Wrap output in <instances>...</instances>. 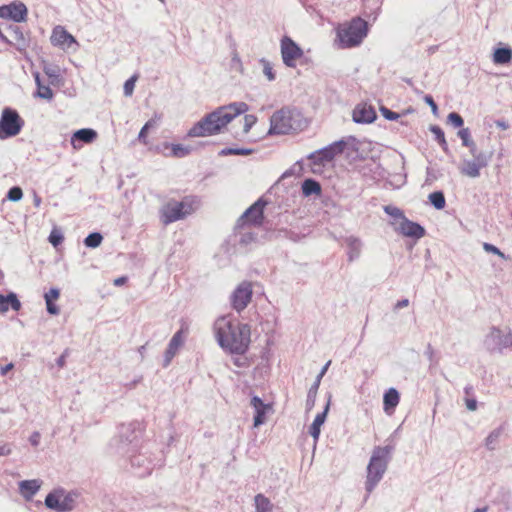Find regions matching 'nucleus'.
Wrapping results in <instances>:
<instances>
[{"mask_svg":"<svg viewBox=\"0 0 512 512\" xmlns=\"http://www.w3.org/2000/svg\"><path fill=\"white\" fill-rule=\"evenodd\" d=\"M33 202H34L35 207H39L41 205V198L35 194Z\"/></svg>","mask_w":512,"mask_h":512,"instance_id":"774afa93","label":"nucleus"},{"mask_svg":"<svg viewBox=\"0 0 512 512\" xmlns=\"http://www.w3.org/2000/svg\"><path fill=\"white\" fill-rule=\"evenodd\" d=\"M366 35L367 23L361 18H354L337 28L336 42L340 48H350L359 45Z\"/></svg>","mask_w":512,"mask_h":512,"instance_id":"423d86ee","label":"nucleus"},{"mask_svg":"<svg viewBox=\"0 0 512 512\" xmlns=\"http://www.w3.org/2000/svg\"><path fill=\"white\" fill-rule=\"evenodd\" d=\"M250 404L255 411L254 427L264 424L266 412L271 409L270 405L265 404L258 396H253Z\"/></svg>","mask_w":512,"mask_h":512,"instance_id":"b1692460","label":"nucleus"},{"mask_svg":"<svg viewBox=\"0 0 512 512\" xmlns=\"http://www.w3.org/2000/svg\"><path fill=\"white\" fill-rule=\"evenodd\" d=\"M60 296V291L58 288H51L48 292L44 294L45 300H57Z\"/></svg>","mask_w":512,"mask_h":512,"instance_id":"864d4df0","label":"nucleus"},{"mask_svg":"<svg viewBox=\"0 0 512 512\" xmlns=\"http://www.w3.org/2000/svg\"><path fill=\"white\" fill-rule=\"evenodd\" d=\"M50 41L53 46L62 50L72 49L73 51H76L79 46L75 37L60 25L54 27L52 30Z\"/></svg>","mask_w":512,"mask_h":512,"instance_id":"ddd939ff","label":"nucleus"},{"mask_svg":"<svg viewBox=\"0 0 512 512\" xmlns=\"http://www.w3.org/2000/svg\"><path fill=\"white\" fill-rule=\"evenodd\" d=\"M429 201L438 210L445 207V197L441 191H435L429 195Z\"/></svg>","mask_w":512,"mask_h":512,"instance_id":"ea45409f","label":"nucleus"},{"mask_svg":"<svg viewBox=\"0 0 512 512\" xmlns=\"http://www.w3.org/2000/svg\"><path fill=\"white\" fill-rule=\"evenodd\" d=\"M448 122L456 128L462 127L464 124L463 118L456 112H451L447 117Z\"/></svg>","mask_w":512,"mask_h":512,"instance_id":"09e8293b","label":"nucleus"},{"mask_svg":"<svg viewBox=\"0 0 512 512\" xmlns=\"http://www.w3.org/2000/svg\"><path fill=\"white\" fill-rule=\"evenodd\" d=\"M12 450L9 445L5 444L0 446V456H7L11 454Z\"/></svg>","mask_w":512,"mask_h":512,"instance_id":"052dcab7","label":"nucleus"},{"mask_svg":"<svg viewBox=\"0 0 512 512\" xmlns=\"http://www.w3.org/2000/svg\"><path fill=\"white\" fill-rule=\"evenodd\" d=\"M252 293V285L250 282L244 281L240 283L230 297L233 309L237 312L243 311L250 303Z\"/></svg>","mask_w":512,"mask_h":512,"instance_id":"4468645a","label":"nucleus"},{"mask_svg":"<svg viewBox=\"0 0 512 512\" xmlns=\"http://www.w3.org/2000/svg\"><path fill=\"white\" fill-rule=\"evenodd\" d=\"M383 210L387 215L392 217L394 220H399V222L403 221L406 218L403 211L394 205H385L383 207Z\"/></svg>","mask_w":512,"mask_h":512,"instance_id":"58836bf2","label":"nucleus"},{"mask_svg":"<svg viewBox=\"0 0 512 512\" xmlns=\"http://www.w3.org/2000/svg\"><path fill=\"white\" fill-rule=\"evenodd\" d=\"M260 63L262 64L263 73L266 76V78L269 81L275 80L276 76H275L272 64L268 60H266V59H261Z\"/></svg>","mask_w":512,"mask_h":512,"instance_id":"c03bdc74","label":"nucleus"},{"mask_svg":"<svg viewBox=\"0 0 512 512\" xmlns=\"http://www.w3.org/2000/svg\"><path fill=\"white\" fill-rule=\"evenodd\" d=\"M321 192L320 184L313 179H306L302 183V193L305 196H310L313 194H319Z\"/></svg>","mask_w":512,"mask_h":512,"instance_id":"f704fd0d","label":"nucleus"},{"mask_svg":"<svg viewBox=\"0 0 512 512\" xmlns=\"http://www.w3.org/2000/svg\"><path fill=\"white\" fill-rule=\"evenodd\" d=\"M458 137L462 140V144L470 149V152L477 150L475 142L471 138L470 130L468 128H462L458 131Z\"/></svg>","mask_w":512,"mask_h":512,"instance_id":"c9c22d12","label":"nucleus"},{"mask_svg":"<svg viewBox=\"0 0 512 512\" xmlns=\"http://www.w3.org/2000/svg\"><path fill=\"white\" fill-rule=\"evenodd\" d=\"M137 439L134 424L121 425L118 435L111 442V448L121 456L129 455L136 447Z\"/></svg>","mask_w":512,"mask_h":512,"instance_id":"0eeeda50","label":"nucleus"},{"mask_svg":"<svg viewBox=\"0 0 512 512\" xmlns=\"http://www.w3.org/2000/svg\"><path fill=\"white\" fill-rule=\"evenodd\" d=\"M257 122V117L252 114H247L244 116V126H243V132L248 133L251 128L255 125Z\"/></svg>","mask_w":512,"mask_h":512,"instance_id":"8fccbe9b","label":"nucleus"},{"mask_svg":"<svg viewBox=\"0 0 512 512\" xmlns=\"http://www.w3.org/2000/svg\"><path fill=\"white\" fill-rule=\"evenodd\" d=\"M103 240V237L98 232L90 233L84 240V244L86 247L89 248H96L98 247Z\"/></svg>","mask_w":512,"mask_h":512,"instance_id":"79ce46f5","label":"nucleus"},{"mask_svg":"<svg viewBox=\"0 0 512 512\" xmlns=\"http://www.w3.org/2000/svg\"><path fill=\"white\" fill-rule=\"evenodd\" d=\"M19 493L25 500H31L35 494L40 490L42 481L40 479L23 480L19 484Z\"/></svg>","mask_w":512,"mask_h":512,"instance_id":"4be33fe9","label":"nucleus"},{"mask_svg":"<svg viewBox=\"0 0 512 512\" xmlns=\"http://www.w3.org/2000/svg\"><path fill=\"white\" fill-rule=\"evenodd\" d=\"M408 305H409V300H408V299H402V300L398 301V302L395 304L394 309H395V310H398V309H401V308L407 307Z\"/></svg>","mask_w":512,"mask_h":512,"instance_id":"680f3d73","label":"nucleus"},{"mask_svg":"<svg viewBox=\"0 0 512 512\" xmlns=\"http://www.w3.org/2000/svg\"><path fill=\"white\" fill-rule=\"evenodd\" d=\"M346 147V142L343 140L336 141L322 149L312 152L308 159L311 160L313 164V172H316V166L319 168L324 166L327 163H330L334 160V158L343 153Z\"/></svg>","mask_w":512,"mask_h":512,"instance_id":"9b49d317","label":"nucleus"},{"mask_svg":"<svg viewBox=\"0 0 512 512\" xmlns=\"http://www.w3.org/2000/svg\"><path fill=\"white\" fill-rule=\"evenodd\" d=\"M57 365L59 367H63L65 365V355H61L57 361H56Z\"/></svg>","mask_w":512,"mask_h":512,"instance_id":"338daca9","label":"nucleus"},{"mask_svg":"<svg viewBox=\"0 0 512 512\" xmlns=\"http://www.w3.org/2000/svg\"><path fill=\"white\" fill-rule=\"evenodd\" d=\"M213 332L218 345L230 354L242 355L249 348L251 329L248 324L221 316L215 320Z\"/></svg>","mask_w":512,"mask_h":512,"instance_id":"f257e3e1","label":"nucleus"},{"mask_svg":"<svg viewBox=\"0 0 512 512\" xmlns=\"http://www.w3.org/2000/svg\"><path fill=\"white\" fill-rule=\"evenodd\" d=\"M305 121L297 110L282 108L273 113L270 118L268 134H288L303 128Z\"/></svg>","mask_w":512,"mask_h":512,"instance_id":"20e7f679","label":"nucleus"},{"mask_svg":"<svg viewBox=\"0 0 512 512\" xmlns=\"http://www.w3.org/2000/svg\"><path fill=\"white\" fill-rule=\"evenodd\" d=\"M27 15L28 9L21 1H13L10 4L0 6V18L2 19L21 23L26 21Z\"/></svg>","mask_w":512,"mask_h":512,"instance_id":"2eb2a0df","label":"nucleus"},{"mask_svg":"<svg viewBox=\"0 0 512 512\" xmlns=\"http://www.w3.org/2000/svg\"><path fill=\"white\" fill-rule=\"evenodd\" d=\"M430 131L434 134L435 139L441 145L442 149L444 151H447L448 150V144L446 142L443 130L439 126H437V125H432V126H430Z\"/></svg>","mask_w":512,"mask_h":512,"instance_id":"a19ab883","label":"nucleus"},{"mask_svg":"<svg viewBox=\"0 0 512 512\" xmlns=\"http://www.w3.org/2000/svg\"><path fill=\"white\" fill-rule=\"evenodd\" d=\"M156 124V121L155 119H150L149 121H147L145 123V125L141 128L139 134H138V140L139 142L143 143V144H147L148 143V140H147V133H148V130L152 127H154Z\"/></svg>","mask_w":512,"mask_h":512,"instance_id":"37998d69","label":"nucleus"},{"mask_svg":"<svg viewBox=\"0 0 512 512\" xmlns=\"http://www.w3.org/2000/svg\"><path fill=\"white\" fill-rule=\"evenodd\" d=\"M200 207V199L196 196L184 197L181 201H170L161 209L164 224H170L185 218Z\"/></svg>","mask_w":512,"mask_h":512,"instance_id":"39448f33","label":"nucleus"},{"mask_svg":"<svg viewBox=\"0 0 512 512\" xmlns=\"http://www.w3.org/2000/svg\"><path fill=\"white\" fill-rule=\"evenodd\" d=\"M9 30L12 39L15 41L14 45L16 48L19 51L25 50L28 46V42L22 30L18 26H10Z\"/></svg>","mask_w":512,"mask_h":512,"instance_id":"2f4dec72","label":"nucleus"},{"mask_svg":"<svg viewBox=\"0 0 512 512\" xmlns=\"http://www.w3.org/2000/svg\"><path fill=\"white\" fill-rule=\"evenodd\" d=\"M75 496L74 493L56 489L46 496L44 503L47 508L55 512H68L75 507Z\"/></svg>","mask_w":512,"mask_h":512,"instance_id":"1a4fd4ad","label":"nucleus"},{"mask_svg":"<svg viewBox=\"0 0 512 512\" xmlns=\"http://www.w3.org/2000/svg\"><path fill=\"white\" fill-rule=\"evenodd\" d=\"M392 451V446H376L373 448L366 468V479L364 483L366 491L365 500L368 499L370 494L383 479L388 469Z\"/></svg>","mask_w":512,"mask_h":512,"instance_id":"7ed1b4c3","label":"nucleus"},{"mask_svg":"<svg viewBox=\"0 0 512 512\" xmlns=\"http://www.w3.org/2000/svg\"><path fill=\"white\" fill-rule=\"evenodd\" d=\"M256 512H272L273 504L263 494H257L254 498Z\"/></svg>","mask_w":512,"mask_h":512,"instance_id":"72a5a7b5","label":"nucleus"},{"mask_svg":"<svg viewBox=\"0 0 512 512\" xmlns=\"http://www.w3.org/2000/svg\"><path fill=\"white\" fill-rule=\"evenodd\" d=\"M165 149H170V153H164L165 156H171L175 158H183L188 156L191 153V148L189 146H185L182 144H169L165 143L164 145Z\"/></svg>","mask_w":512,"mask_h":512,"instance_id":"c756f323","label":"nucleus"},{"mask_svg":"<svg viewBox=\"0 0 512 512\" xmlns=\"http://www.w3.org/2000/svg\"><path fill=\"white\" fill-rule=\"evenodd\" d=\"M41 435L39 432H33L29 438V442L32 446L37 447L40 443Z\"/></svg>","mask_w":512,"mask_h":512,"instance_id":"13d9d810","label":"nucleus"},{"mask_svg":"<svg viewBox=\"0 0 512 512\" xmlns=\"http://www.w3.org/2000/svg\"><path fill=\"white\" fill-rule=\"evenodd\" d=\"M46 309L49 314L57 315L59 314V308L53 303V300H45Z\"/></svg>","mask_w":512,"mask_h":512,"instance_id":"6e6d98bb","label":"nucleus"},{"mask_svg":"<svg viewBox=\"0 0 512 512\" xmlns=\"http://www.w3.org/2000/svg\"><path fill=\"white\" fill-rule=\"evenodd\" d=\"M280 51L283 63L289 68H295L297 61L304 54L300 46L288 36L281 39Z\"/></svg>","mask_w":512,"mask_h":512,"instance_id":"f8f14e48","label":"nucleus"},{"mask_svg":"<svg viewBox=\"0 0 512 512\" xmlns=\"http://www.w3.org/2000/svg\"><path fill=\"white\" fill-rule=\"evenodd\" d=\"M126 281H127V277L122 276V277L116 278L113 283L115 286H121V285L125 284Z\"/></svg>","mask_w":512,"mask_h":512,"instance_id":"69168bd1","label":"nucleus"},{"mask_svg":"<svg viewBox=\"0 0 512 512\" xmlns=\"http://www.w3.org/2000/svg\"><path fill=\"white\" fill-rule=\"evenodd\" d=\"M23 125L24 121L16 110L9 107L4 108L0 117V139L18 135Z\"/></svg>","mask_w":512,"mask_h":512,"instance_id":"6e6552de","label":"nucleus"},{"mask_svg":"<svg viewBox=\"0 0 512 512\" xmlns=\"http://www.w3.org/2000/svg\"><path fill=\"white\" fill-rule=\"evenodd\" d=\"M483 249H484V251H485V252H487V253H492V254H494V255L499 256V257H500V258H502V259H506L505 254H504L502 251H500V249H499V248H497L496 246H494L493 244H490V243L484 242V243H483Z\"/></svg>","mask_w":512,"mask_h":512,"instance_id":"3c124183","label":"nucleus"},{"mask_svg":"<svg viewBox=\"0 0 512 512\" xmlns=\"http://www.w3.org/2000/svg\"><path fill=\"white\" fill-rule=\"evenodd\" d=\"M249 106L245 102H233L218 107L196 122L188 131L189 137H209L220 134L223 129L237 116L247 112Z\"/></svg>","mask_w":512,"mask_h":512,"instance_id":"f03ea898","label":"nucleus"},{"mask_svg":"<svg viewBox=\"0 0 512 512\" xmlns=\"http://www.w3.org/2000/svg\"><path fill=\"white\" fill-rule=\"evenodd\" d=\"M424 101H425V103H427L431 107L432 113L434 115H437L438 114V106L435 103V101L433 100L432 96L431 95H425L424 96Z\"/></svg>","mask_w":512,"mask_h":512,"instance_id":"4d7b16f0","label":"nucleus"},{"mask_svg":"<svg viewBox=\"0 0 512 512\" xmlns=\"http://www.w3.org/2000/svg\"><path fill=\"white\" fill-rule=\"evenodd\" d=\"M376 119V112L371 105L359 104L353 110V120L356 123L368 124Z\"/></svg>","mask_w":512,"mask_h":512,"instance_id":"412c9836","label":"nucleus"},{"mask_svg":"<svg viewBox=\"0 0 512 512\" xmlns=\"http://www.w3.org/2000/svg\"><path fill=\"white\" fill-rule=\"evenodd\" d=\"M13 368H14V364H13V363H9V364H7V365H5V366H2V367L0 368V373H1V375H3V376H4V375H6L10 370H12Z\"/></svg>","mask_w":512,"mask_h":512,"instance_id":"e2e57ef3","label":"nucleus"},{"mask_svg":"<svg viewBox=\"0 0 512 512\" xmlns=\"http://www.w3.org/2000/svg\"><path fill=\"white\" fill-rule=\"evenodd\" d=\"M381 113L385 119L391 121L397 120L400 117L398 113L393 112L386 107L381 108Z\"/></svg>","mask_w":512,"mask_h":512,"instance_id":"603ef678","label":"nucleus"},{"mask_svg":"<svg viewBox=\"0 0 512 512\" xmlns=\"http://www.w3.org/2000/svg\"><path fill=\"white\" fill-rule=\"evenodd\" d=\"M400 401L399 392L395 388H389L383 396V410L387 415H391Z\"/></svg>","mask_w":512,"mask_h":512,"instance_id":"a878e982","label":"nucleus"},{"mask_svg":"<svg viewBox=\"0 0 512 512\" xmlns=\"http://www.w3.org/2000/svg\"><path fill=\"white\" fill-rule=\"evenodd\" d=\"M330 399H331V396L329 395L328 402H327L324 410L321 413H318L316 415L313 423L311 424V426L309 428V433L313 437L315 442L318 441L320 433H321V426L324 424V422L326 420L327 413L330 408Z\"/></svg>","mask_w":512,"mask_h":512,"instance_id":"393cba45","label":"nucleus"},{"mask_svg":"<svg viewBox=\"0 0 512 512\" xmlns=\"http://www.w3.org/2000/svg\"><path fill=\"white\" fill-rule=\"evenodd\" d=\"M35 81L38 87L37 96L42 99L51 100L53 98L52 89L49 86L41 84L40 77L38 74L35 77Z\"/></svg>","mask_w":512,"mask_h":512,"instance_id":"4c0bfd02","label":"nucleus"},{"mask_svg":"<svg viewBox=\"0 0 512 512\" xmlns=\"http://www.w3.org/2000/svg\"><path fill=\"white\" fill-rule=\"evenodd\" d=\"M347 245H348V260L350 262L356 260L359 258L362 250V242L355 237H349L347 239Z\"/></svg>","mask_w":512,"mask_h":512,"instance_id":"7c9ffc66","label":"nucleus"},{"mask_svg":"<svg viewBox=\"0 0 512 512\" xmlns=\"http://www.w3.org/2000/svg\"><path fill=\"white\" fill-rule=\"evenodd\" d=\"M502 434V428H496L491 431L485 439V446L488 450L492 451L496 448L498 440Z\"/></svg>","mask_w":512,"mask_h":512,"instance_id":"e433bc0d","label":"nucleus"},{"mask_svg":"<svg viewBox=\"0 0 512 512\" xmlns=\"http://www.w3.org/2000/svg\"><path fill=\"white\" fill-rule=\"evenodd\" d=\"M9 308L14 311H19L21 309V302L17 298V295L14 292H10L8 295L0 293V313H6Z\"/></svg>","mask_w":512,"mask_h":512,"instance_id":"c85d7f7f","label":"nucleus"},{"mask_svg":"<svg viewBox=\"0 0 512 512\" xmlns=\"http://www.w3.org/2000/svg\"><path fill=\"white\" fill-rule=\"evenodd\" d=\"M238 232L235 234V241H237L241 246L248 247L252 243L256 242L257 235L251 230L250 226H238Z\"/></svg>","mask_w":512,"mask_h":512,"instance_id":"bb28decb","label":"nucleus"},{"mask_svg":"<svg viewBox=\"0 0 512 512\" xmlns=\"http://www.w3.org/2000/svg\"><path fill=\"white\" fill-rule=\"evenodd\" d=\"M395 230L406 237L414 239H420L425 235V229L420 224L407 218L399 222Z\"/></svg>","mask_w":512,"mask_h":512,"instance_id":"6ab92c4d","label":"nucleus"},{"mask_svg":"<svg viewBox=\"0 0 512 512\" xmlns=\"http://www.w3.org/2000/svg\"><path fill=\"white\" fill-rule=\"evenodd\" d=\"M466 407L470 411H475L477 409V401L472 399H466Z\"/></svg>","mask_w":512,"mask_h":512,"instance_id":"bf43d9fd","label":"nucleus"},{"mask_svg":"<svg viewBox=\"0 0 512 512\" xmlns=\"http://www.w3.org/2000/svg\"><path fill=\"white\" fill-rule=\"evenodd\" d=\"M137 79H138V76L137 75H133L128 80L125 81L124 87H123V91H124V95L125 96H127V97L132 96V94L134 92L135 83H136Z\"/></svg>","mask_w":512,"mask_h":512,"instance_id":"a18cd8bd","label":"nucleus"},{"mask_svg":"<svg viewBox=\"0 0 512 512\" xmlns=\"http://www.w3.org/2000/svg\"><path fill=\"white\" fill-rule=\"evenodd\" d=\"M97 138V132L91 128L79 129L73 133L70 143L75 150L82 148L81 143H92Z\"/></svg>","mask_w":512,"mask_h":512,"instance_id":"aec40b11","label":"nucleus"},{"mask_svg":"<svg viewBox=\"0 0 512 512\" xmlns=\"http://www.w3.org/2000/svg\"><path fill=\"white\" fill-rule=\"evenodd\" d=\"M505 348H512V332L505 334Z\"/></svg>","mask_w":512,"mask_h":512,"instance_id":"0e129e2a","label":"nucleus"},{"mask_svg":"<svg viewBox=\"0 0 512 512\" xmlns=\"http://www.w3.org/2000/svg\"><path fill=\"white\" fill-rule=\"evenodd\" d=\"M130 461H131V465L133 467L142 469L138 473L139 476H146V475L151 474V472L154 468V465L152 464V462L145 455H142V454L130 456Z\"/></svg>","mask_w":512,"mask_h":512,"instance_id":"cd10ccee","label":"nucleus"},{"mask_svg":"<svg viewBox=\"0 0 512 512\" xmlns=\"http://www.w3.org/2000/svg\"><path fill=\"white\" fill-rule=\"evenodd\" d=\"M187 333H188V328L184 327V325H182L181 329L178 330L172 336V338L168 344V347L165 351V354H164V363H163L164 367H167L171 363L172 359L177 354L179 348L183 345Z\"/></svg>","mask_w":512,"mask_h":512,"instance_id":"f3484780","label":"nucleus"},{"mask_svg":"<svg viewBox=\"0 0 512 512\" xmlns=\"http://www.w3.org/2000/svg\"><path fill=\"white\" fill-rule=\"evenodd\" d=\"M331 364V361H328L321 369L320 373L317 375L313 385L310 387L307 399H306V410L310 411L313 409L316 401V396L318 392V388L321 382L322 377L325 375V373L328 370L329 365Z\"/></svg>","mask_w":512,"mask_h":512,"instance_id":"5701e85b","label":"nucleus"},{"mask_svg":"<svg viewBox=\"0 0 512 512\" xmlns=\"http://www.w3.org/2000/svg\"><path fill=\"white\" fill-rule=\"evenodd\" d=\"M473 159H464L462 165L459 167L461 174L470 177L477 178L480 176L481 169L488 166L491 161L492 153H486L475 150L470 152Z\"/></svg>","mask_w":512,"mask_h":512,"instance_id":"9d476101","label":"nucleus"},{"mask_svg":"<svg viewBox=\"0 0 512 512\" xmlns=\"http://www.w3.org/2000/svg\"><path fill=\"white\" fill-rule=\"evenodd\" d=\"M512 60V49L505 48H497L493 54V62L495 64H507Z\"/></svg>","mask_w":512,"mask_h":512,"instance_id":"473e14b6","label":"nucleus"},{"mask_svg":"<svg viewBox=\"0 0 512 512\" xmlns=\"http://www.w3.org/2000/svg\"><path fill=\"white\" fill-rule=\"evenodd\" d=\"M22 197H23L22 189L17 186L10 188L7 193V198L13 202L20 201L22 199Z\"/></svg>","mask_w":512,"mask_h":512,"instance_id":"de8ad7c7","label":"nucleus"},{"mask_svg":"<svg viewBox=\"0 0 512 512\" xmlns=\"http://www.w3.org/2000/svg\"><path fill=\"white\" fill-rule=\"evenodd\" d=\"M265 203L261 200L251 205L238 219V226L260 225L263 219V209Z\"/></svg>","mask_w":512,"mask_h":512,"instance_id":"dca6fc26","label":"nucleus"},{"mask_svg":"<svg viewBox=\"0 0 512 512\" xmlns=\"http://www.w3.org/2000/svg\"><path fill=\"white\" fill-rule=\"evenodd\" d=\"M252 153V150L251 149H245V148H240V149H235V148H224L220 151V155L222 156H225V155H249Z\"/></svg>","mask_w":512,"mask_h":512,"instance_id":"49530a36","label":"nucleus"},{"mask_svg":"<svg viewBox=\"0 0 512 512\" xmlns=\"http://www.w3.org/2000/svg\"><path fill=\"white\" fill-rule=\"evenodd\" d=\"M63 241V236L60 233L52 232L49 236V242L54 246H58Z\"/></svg>","mask_w":512,"mask_h":512,"instance_id":"5fc2aeb1","label":"nucleus"},{"mask_svg":"<svg viewBox=\"0 0 512 512\" xmlns=\"http://www.w3.org/2000/svg\"><path fill=\"white\" fill-rule=\"evenodd\" d=\"M484 346L490 352H501L505 349V334L500 329L493 327L485 336Z\"/></svg>","mask_w":512,"mask_h":512,"instance_id":"a211bd4d","label":"nucleus"}]
</instances>
